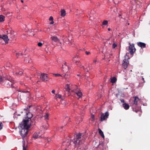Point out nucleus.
Instances as JSON below:
<instances>
[{"mask_svg": "<svg viewBox=\"0 0 150 150\" xmlns=\"http://www.w3.org/2000/svg\"><path fill=\"white\" fill-rule=\"evenodd\" d=\"M139 0H131V3L132 4H137L138 2H139Z\"/></svg>", "mask_w": 150, "mask_h": 150, "instance_id": "obj_21", "label": "nucleus"}, {"mask_svg": "<svg viewBox=\"0 0 150 150\" xmlns=\"http://www.w3.org/2000/svg\"><path fill=\"white\" fill-rule=\"evenodd\" d=\"M40 79L43 81L45 82L48 81L47 75L45 74H42L40 76Z\"/></svg>", "mask_w": 150, "mask_h": 150, "instance_id": "obj_11", "label": "nucleus"}, {"mask_svg": "<svg viewBox=\"0 0 150 150\" xmlns=\"http://www.w3.org/2000/svg\"><path fill=\"white\" fill-rule=\"evenodd\" d=\"M68 117L67 116H66L65 117V118L66 119V118H68Z\"/></svg>", "mask_w": 150, "mask_h": 150, "instance_id": "obj_53", "label": "nucleus"}, {"mask_svg": "<svg viewBox=\"0 0 150 150\" xmlns=\"http://www.w3.org/2000/svg\"><path fill=\"white\" fill-rule=\"evenodd\" d=\"M55 90H53L52 91V93H54V94H55Z\"/></svg>", "mask_w": 150, "mask_h": 150, "instance_id": "obj_44", "label": "nucleus"}, {"mask_svg": "<svg viewBox=\"0 0 150 150\" xmlns=\"http://www.w3.org/2000/svg\"><path fill=\"white\" fill-rule=\"evenodd\" d=\"M6 32L8 34H9V33H11V30H10L9 31L8 30H7L6 31Z\"/></svg>", "mask_w": 150, "mask_h": 150, "instance_id": "obj_46", "label": "nucleus"}, {"mask_svg": "<svg viewBox=\"0 0 150 150\" xmlns=\"http://www.w3.org/2000/svg\"><path fill=\"white\" fill-rule=\"evenodd\" d=\"M32 124V123H28V120H23L19 124V127L21 128V130L20 132V134L23 138L27 136L30 125Z\"/></svg>", "mask_w": 150, "mask_h": 150, "instance_id": "obj_1", "label": "nucleus"}, {"mask_svg": "<svg viewBox=\"0 0 150 150\" xmlns=\"http://www.w3.org/2000/svg\"><path fill=\"white\" fill-rule=\"evenodd\" d=\"M77 65L80 68H83L84 71H86H86L88 72L87 67L86 68H85L84 66H82L81 65V64H80V63L79 64H78V65Z\"/></svg>", "mask_w": 150, "mask_h": 150, "instance_id": "obj_16", "label": "nucleus"}, {"mask_svg": "<svg viewBox=\"0 0 150 150\" xmlns=\"http://www.w3.org/2000/svg\"><path fill=\"white\" fill-rule=\"evenodd\" d=\"M52 21L50 23V24L51 25L53 24L54 23V21Z\"/></svg>", "mask_w": 150, "mask_h": 150, "instance_id": "obj_45", "label": "nucleus"}, {"mask_svg": "<svg viewBox=\"0 0 150 150\" xmlns=\"http://www.w3.org/2000/svg\"><path fill=\"white\" fill-rule=\"evenodd\" d=\"M129 62L128 59H125L123 61V62L122 63V66L123 68L125 69H126L129 64Z\"/></svg>", "mask_w": 150, "mask_h": 150, "instance_id": "obj_10", "label": "nucleus"}, {"mask_svg": "<svg viewBox=\"0 0 150 150\" xmlns=\"http://www.w3.org/2000/svg\"><path fill=\"white\" fill-rule=\"evenodd\" d=\"M48 124H47L45 125H43L42 127L43 128L47 129L48 127Z\"/></svg>", "mask_w": 150, "mask_h": 150, "instance_id": "obj_33", "label": "nucleus"}, {"mask_svg": "<svg viewBox=\"0 0 150 150\" xmlns=\"http://www.w3.org/2000/svg\"><path fill=\"white\" fill-rule=\"evenodd\" d=\"M72 60L74 62H75L76 65H78V64L80 63L79 60V56L78 55H75L73 57Z\"/></svg>", "mask_w": 150, "mask_h": 150, "instance_id": "obj_12", "label": "nucleus"}, {"mask_svg": "<svg viewBox=\"0 0 150 150\" xmlns=\"http://www.w3.org/2000/svg\"><path fill=\"white\" fill-rule=\"evenodd\" d=\"M33 137L35 139H37L38 138H40V136H39L37 133H34L33 135Z\"/></svg>", "mask_w": 150, "mask_h": 150, "instance_id": "obj_25", "label": "nucleus"}, {"mask_svg": "<svg viewBox=\"0 0 150 150\" xmlns=\"http://www.w3.org/2000/svg\"><path fill=\"white\" fill-rule=\"evenodd\" d=\"M16 55L17 56V57L18 58L20 56H22L23 55V54L22 53H16Z\"/></svg>", "mask_w": 150, "mask_h": 150, "instance_id": "obj_29", "label": "nucleus"}, {"mask_svg": "<svg viewBox=\"0 0 150 150\" xmlns=\"http://www.w3.org/2000/svg\"><path fill=\"white\" fill-rule=\"evenodd\" d=\"M77 75L78 76H79V74H77Z\"/></svg>", "mask_w": 150, "mask_h": 150, "instance_id": "obj_60", "label": "nucleus"}, {"mask_svg": "<svg viewBox=\"0 0 150 150\" xmlns=\"http://www.w3.org/2000/svg\"><path fill=\"white\" fill-rule=\"evenodd\" d=\"M96 61H96V60H94V61H93V62H94V63H96Z\"/></svg>", "mask_w": 150, "mask_h": 150, "instance_id": "obj_48", "label": "nucleus"}, {"mask_svg": "<svg viewBox=\"0 0 150 150\" xmlns=\"http://www.w3.org/2000/svg\"><path fill=\"white\" fill-rule=\"evenodd\" d=\"M108 23V21L106 20H104L102 22V25H106Z\"/></svg>", "mask_w": 150, "mask_h": 150, "instance_id": "obj_32", "label": "nucleus"}, {"mask_svg": "<svg viewBox=\"0 0 150 150\" xmlns=\"http://www.w3.org/2000/svg\"><path fill=\"white\" fill-rule=\"evenodd\" d=\"M61 16L62 17L64 16L66 14L65 11L64 9H62L61 10Z\"/></svg>", "mask_w": 150, "mask_h": 150, "instance_id": "obj_27", "label": "nucleus"}, {"mask_svg": "<svg viewBox=\"0 0 150 150\" xmlns=\"http://www.w3.org/2000/svg\"><path fill=\"white\" fill-rule=\"evenodd\" d=\"M23 71H20L18 72H16V74H18L19 75H21L23 73Z\"/></svg>", "mask_w": 150, "mask_h": 150, "instance_id": "obj_30", "label": "nucleus"}, {"mask_svg": "<svg viewBox=\"0 0 150 150\" xmlns=\"http://www.w3.org/2000/svg\"><path fill=\"white\" fill-rule=\"evenodd\" d=\"M120 100L121 102H122V103H125V100L124 99H120Z\"/></svg>", "mask_w": 150, "mask_h": 150, "instance_id": "obj_41", "label": "nucleus"}, {"mask_svg": "<svg viewBox=\"0 0 150 150\" xmlns=\"http://www.w3.org/2000/svg\"><path fill=\"white\" fill-rule=\"evenodd\" d=\"M11 78L10 77V79H6L5 80H6V86H7V87H8V86H12V83L11 81Z\"/></svg>", "mask_w": 150, "mask_h": 150, "instance_id": "obj_14", "label": "nucleus"}, {"mask_svg": "<svg viewBox=\"0 0 150 150\" xmlns=\"http://www.w3.org/2000/svg\"><path fill=\"white\" fill-rule=\"evenodd\" d=\"M66 75V74H65L64 75V78H66V77H65V76Z\"/></svg>", "mask_w": 150, "mask_h": 150, "instance_id": "obj_52", "label": "nucleus"}, {"mask_svg": "<svg viewBox=\"0 0 150 150\" xmlns=\"http://www.w3.org/2000/svg\"><path fill=\"white\" fill-rule=\"evenodd\" d=\"M2 7H1V9H0V10H2Z\"/></svg>", "mask_w": 150, "mask_h": 150, "instance_id": "obj_57", "label": "nucleus"}, {"mask_svg": "<svg viewBox=\"0 0 150 150\" xmlns=\"http://www.w3.org/2000/svg\"><path fill=\"white\" fill-rule=\"evenodd\" d=\"M24 61L27 63H31L32 62L30 58L29 57L25 58Z\"/></svg>", "mask_w": 150, "mask_h": 150, "instance_id": "obj_23", "label": "nucleus"}, {"mask_svg": "<svg viewBox=\"0 0 150 150\" xmlns=\"http://www.w3.org/2000/svg\"><path fill=\"white\" fill-rule=\"evenodd\" d=\"M116 81V78L115 77H114L111 79L110 82L112 83H115Z\"/></svg>", "mask_w": 150, "mask_h": 150, "instance_id": "obj_28", "label": "nucleus"}, {"mask_svg": "<svg viewBox=\"0 0 150 150\" xmlns=\"http://www.w3.org/2000/svg\"><path fill=\"white\" fill-rule=\"evenodd\" d=\"M119 16H121V15L120 14Z\"/></svg>", "mask_w": 150, "mask_h": 150, "instance_id": "obj_58", "label": "nucleus"}, {"mask_svg": "<svg viewBox=\"0 0 150 150\" xmlns=\"http://www.w3.org/2000/svg\"><path fill=\"white\" fill-rule=\"evenodd\" d=\"M110 2H114L115 4H118L120 1V0H108Z\"/></svg>", "mask_w": 150, "mask_h": 150, "instance_id": "obj_22", "label": "nucleus"}, {"mask_svg": "<svg viewBox=\"0 0 150 150\" xmlns=\"http://www.w3.org/2000/svg\"><path fill=\"white\" fill-rule=\"evenodd\" d=\"M109 116V113L108 112H106L105 114H102L101 115V117L100 118V121H103L105 120L106 118L108 117Z\"/></svg>", "mask_w": 150, "mask_h": 150, "instance_id": "obj_9", "label": "nucleus"}, {"mask_svg": "<svg viewBox=\"0 0 150 150\" xmlns=\"http://www.w3.org/2000/svg\"><path fill=\"white\" fill-rule=\"evenodd\" d=\"M133 99L132 100V102L131 101H130V105L132 106L133 111L137 113L139 110L135 109L134 107H135V105H138V102L139 99L138 97L137 96L133 97Z\"/></svg>", "mask_w": 150, "mask_h": 150, "instance_id": "obj_3", "label": "nucleus"}, {"mask_svg": "<svg viewBox=\"0 0 150 150\" xmlns=\"http://www.w3.org/2000/svg\"><path fill=\"white\" fill-rule=\"evenodd\" d=\"M27 117L28 118V119L26 120H28L29 122V120H30L31 118L33 117V115L30 112H29L28 113H27Z\"/></svg>", "mask_w": 150, "mask_h": 150, "instance_id": "obj_17", "label": "nucleus"}, {"mask_svg": "<svg viewBox=\"0 0 150 150\" xmlns=\"http://www.w3.org/2000/svg\"><path fill=\"white\" fill-rule=\"evenodd\" d=\"M70 90V89L69 88V86L68 85V84H67L65 86L64 91H66L67 92V93H68L69 92V91Z\"/></svg>", "mask_w": 150, "mask_h": 150, "instance_id": "obj_19", "label": "nucleus"}, {"mask_svg": "<svg viewBox=\"0 0 150 150\" xmlns=\"http://www.w3.org/2000/svg\"><path fill=\"white\" fill-rule=\"evenodd\" d=\"M30 106H29V108H30Z\"/></svg>", "mask_w": 150, "mask_h": 150, "instance_id": "obj_61", "label": "nucleus"}, {"mask_svg": "<svg viewBox=\"0 0 150 150\" xmlns=\"http://www.w3.org/2000/svg\"><path fill=\"white\" fill-rule=\"evenodd\" d=\"M38 45L39 47H41L42 45V44L41 42H39L38 44Z\"/></svg>", "mask_w": 150, "mask_h": 150, "instance_id": "obj_38", "label": "nucleus"}, {"mask_svg": "<svg viewBox=\"0 0 150 150\" xmlns=\"http://www.w3.org/2000/svg\"><path fill=\"white\" fill-rule=\"evenodd\" d=\"M50 39L55 42L59 41V40L57 36H52L50 38Z\"/></svg>", "mask_w": 150, "mask_h": 150, "instance_id": "obj_15", "label": "nucleus"}, {"mask_svg": "<svg viewBox=\"0 0 150 150\" xmlns=\"http://www.w3.org/2000/svg\"><path fill=\"white\" fill-rule=\"evenodd\" d=\"M66 64H67L66 62H65L64 63L65 67H66V66H67L66 65Z\"/></svg>", "mask_w": 150, "mask_h": 150, "instance_id": "obj_49", "label": "nucleus"}, {"mask_svg": "<svg viewBox=\"0 0 150 150\" xmlns=\"http://www.w3.org/2000/svg\"><path fill=\"white\" fill-rule=\"evenodd\" d=\"M3 125L1 122H0V130L2 129L3 128Z\"/></svg>", "mask_w": 150, "mask_h": 150, "instance_id": "obj_35", "label": "nucleus"}, {"mask_svg": "<svg viewBox=\"0 0 150 150\" xmlns=\"http://www.w3.org/2000/svg\"><path fill=\"white\" fill-rule=\"evenodd\" d=\"M62 68L63 69H64V67H62Z\"/></svg>", "mask_w": 150, "mask_h": 150, "instance_id": "obj_59", "label": "nucleus"}, {"mask_svg": "<svg viewBox=\"0 0 150 150\" xmlns=\"http://www.w3.org/2000/svg\"><path fill=\"white\" fill-rule=\"evenodd\" d=\"M122 106L126 110L128 109L129 108V105L125 103L122 104Z\"/></svg>", "mask_w": 150, "mask_h": 150, "instance_id": "obj_18", "label": "nucleus"}, {"mask_svg": "<svg viewBox=\"0 0 150 150\" xmlns=\"http://www.w3.org/2000/svg\"><path fill=\"white\" fill-rule=\"evenodd\" d=\"M84 50V49H81V50H82V51H83V50ZM80 50H81V49H80Z\"/></svg>", "mask_w": 150, "mask_h": 150, "instance_id": "obj_55", "label": "nucleus"}, {"mask_svg": "<svg viewBox=\"0 0 150 150\" xmlns=\"http://www.w3.org/2000/svg\"><path fill=\"white\" fill-rule=\"evenodd\" d=\"M75 88H76L75 89L72 91L76 93L77 96V98L79 99L81 97L82 94L81 90L78 88L77 86H76L75 85Z\"/></svg>", "mask_w": 150, "mask_h": 150, "instance_id": "obj_6", "label": "nucleus"}, {"mask_svg": "<svg viewBox=\"0 0 150 150\" xmlns=\"http://www.w3.org/2000/svg\"><path fill=\"white\" fill-rule=\"evenodd\" d=\"M71 142L70 140H67L64 142L62 144L63 148H64L65 150H67V149L70 148L71 147Z\"/></svg>", "mask_w": 150, "mask_h": 150, "instance_id": "obj_4", "label": "nucleus"}, {"mask_svg": "<svg viewBox=\"0 0 150 150\" xmlns=\"http://www.w3.org/2000/svg\"><path fill=\"white\" fill-rule=\"evenodd\" d=\"M0 40L4 41L6 43H7L9 39L8 38V36L7 35H4L2 36L0 35Z\"/></svg>", "mask_w": 150, "mask_h": 150, "instance_id": "obj_7", "label": "nucleus"}, {"mask_svg": "<svg viewBox=\"0 0 150 150\" xmlns=\"http://www.w3.org/2000/svg\"><path fill=\"white\" fill-rule=\"evenodd\" d=\"M117 46V44L115 43H114L112 45V47L114 49Z\"/></svg>", "mask_w": 150, "mask_h": 150, "instance_id": "obj_34", "label": "nucleus"}, {"mask_svg": "<svg viewBox=\"0 0 150 150\" xmlns=\"http://www.w3.org/2000/svg\"><path fill=\"white\" fill-rule=\"evenodd\" d=\"M129 46L127 50L131 55H133L136 50V49L134 47V44H130L129 42Z\"/></svg>", "mask_w": 150, "mask_h": 150, "instance_id": "obj_5", "label": "nucleus"}, {"mask_svg": "<svg viewBox=\"0 0 150 150\" xmlns=\"http://www.w3.org/2000/svg\"><path fill=\"white\" fill-rule=\"evenodd\" d=\"M84 142L83 135L81 133H79L76 134L72 140V146L76 147H79Z\"/></svg>", "mask_w": 150, "mask_h": 150, "instance_id": "obj_2", "label": "nucleus"}, {"mask_svg": "<svg viewBox=\"0 0 150 150\" xmlns=\"http://www.w3.org/2000/svg\"><path fill=\"white\" fill-rule=\"evenodd\" d=\"M49 20H50V21H53V17L52 16H50V17Z\"/></svg>", "mask_w": 150, "mask_h": 150, "instance_id": "obj_39", "label": "nucleus"}, {"mask_svg": "<svg viewBox=\"0 0 150 150\" xmlns=\"http://www.w3.org/2000/svg\"><path fill=\"white\" fill-rule=\"evenodd\" d=\"M108 31H110L111 30V29L110 28H108Z\"/></svg>", "mask_w": 150, "mask_h": 150, "instance_id": "obj_50", "label": "nucleus"}, {"mask_svg": "<svg viewBox=\"0 0 150 150\" xmlns=\"http://www.w3.org/2000/svg\"><path fill=\"white\" fill-rule=\"evenodd\" d=\"M68 70V67L66 66V67H64V69H63V71L67 72Z\"/></svg>", "mask_w": 150, "mask_h": 150, "instance_id": "obj_31", "label": "nucleus"}, {"mask_svg": "<svg viewBox=\"0 0 150 150\" xmlns=\"http://www.w3.org/2000/svg\"><path fill=\"white\" fill-rule=\"evenodd\" d=\"M56 97L57 98H61V96L60 95H58L57 94L56 95Z\"/></svg>", "mask_w": 150, "mask_h": 150, "instance_id": "obj_36", "label": "nucleus"}, {"mask_svg": "<svg viewBox=\"0 0 150 150\" xmlns=\"http://www.w3.org/2000/svg\"><path fill=\"white\" fill-rule=\"evenodd\" d=\"M47 141L49 142H50L51 140V139L50 138H49V139H47Z\"/></svg>", "mask_w": 150, "mask_h": 150, "instance_id": "obj_43", "label": "nucleus"}, {"mask_svg": "<svg viewBox=\"0 0 150 150\" xmlns=\"http://www.w3.org/2000/svg\"><path fill=\"white\" fill-rule=\"evenodd\" d=\"M98 130L99 134L103 138H104L105 136L102 131L100 128L98 129Z\"/></svg>", "mask_w": 150, "mask_h": 150, "instance_id": "obj_20", "label": "nucleus"}, {"mask_svg": "<svg viewBox=\"0 0 150 150\" xmlns=\"http://www.w3.org/2000/svg\"><path fill=\"white\" fill-rule=\"evenodd\" d=\"M22 92H23V91H22ZM23 92L27 93V92H28V91H24V92Z\"/></svg>", "mask_w": 150, "mask_h": 150, "instance_id": "obj_51", "label": "nucleus"}, {"mask_svg": "<svg viewBox=\"0 0 150 150\" xmlns=\"http://www.w3.org/2000/svg\"><path fill=\"white\" fill-rule=\"evenodd\" d=\"M10 76L7 75H4L2 76H0V83L3 81H5V80L10 79Z\"/></svg>", "mask_w": 150, "mask_h": 150, "instance_id": "obj_8", "label": "nucleus"}, {"mask_svg": "<svg viewBox=\"0 0 150 150\" xmlns=\"http://www.w3.org/2000/svg\"><path fill=\"white\" fill-rule=\"evenodd\" d=\"M85 53H86V54L87 55H88L90 54V52H88L87 51L85 52Z\"/></svg>", "mask_w": 150, "mask_h": 150, "instance_id": "obj_40", "label": "nucleus"}, {"mask_svg": "<svg viewBox=\"0 0 150 150\" xmlns=\"http://www.w3.org/2000/svg\"><path fill=\"white\" fill-rule=\"evenodd\" d=\"M54 75L55 76H62L61 75L59 74H54Z\"/></svg>", "mask_w": 150, "mask_h": 150, "instance_id": "obj_37", "label": "nucleus"}, {"mask_svg": "<svg viewBox=\"0 0 150 150\" xmlns=\"http://www.w3.org/2000/svg\"><path fill=\"white\" fill-rule=\"evenodd\" d=\"M121 150H122V149H121Z\"/></svg>", "mask_w": 150, "mask_h": 150, "instance_id": "obj_62", "label": "nucleus"}, {"mask_svg": "<svg viewBox=\"0 0 150 150\" xmlns=\"http://www.w3.org/2000/svg\"><path fill=\"white\" fill-rule=\"evenodd\" d=\"M21 1L22 3H23V0H21Z\"/></svg>", "mask_w": 150, "mask_h": 150, "instance_id": "obj_54", "label": "nucleus"}, {"mask_svg": "<svg viewBox=\"0 0 150 150\" xmlns=\"http://www.w3.org/2000/svg\"><path fill=\"white\" fill-rule=\"evenodd\" d=\"M5 17L2 15H0V22H2L4 21Z\"/></svg>", "mask_w": 150, "mask_h": 150, "instance_id": "obj_24", "label": "nucleus"}, {"mask_svg": "<svg viewBox=\"0 0 150 150\" xmlns=\"http://www.w3.org/2000/svg\"><path fill=\"white\" fill-rule=\"evenodd\" d=\"M23 150H26V148L25 147V145L24 144L23 146Z\"/></svg>", "mask_w": 150, "mask_h": 150, "instance_id": "obj_42", "label": "nucleus"}, {"mask_svg": "<svg viewBox=\"0 0 150 150\" xmlns=\"http://www.w3.org/2000/svg\"><path fill=\"white\" fill-rule=\"evenodd\" d=\"M43 117L46 121L49 120V114L48 113H46L45 115L43 116Z\"/></svg>", "mask_w": 150, "mask_h": 150, "instance_id": "obj_26", "label": "nucleus"}, {"mask_svg": "<svg viewBox=\"0 0 150 150\" xmlns=\"http://www.w3.org/2000/svg\"><path fill=\"white\" fill-rule=\"evenodd\" d=\"M138 46L142 48H144L146 47V44L145 43L141 42H138L137 43Z\"/></svg>", "mask_w": 150, "mask_h": 150, "instance_id": "obj_13", "label": "nucleus"}, {"mask_svg": "<svg viewBox=\"0 0 150 150\" xmlns=\"http://www.w3.org/2000/svg\"><path fill=\"white\" fill-rule=\"evenodd\" d=\"M29 109V108H25L24 109V110H28Z\"/></svg>", "mask_w": 150, "mask_h": 150, "instance_id": "obj_47", "label": "nucleus"}, {"mask_svg": "<svg viewBox=\"0 0 150 150\" xmlns=\"http://www.w3.org/2000/svg\"><path fill=\"white\" fill-rule=\"evenodd\" d=\"M63 126H62V127H61V128H62H62H63Z\"/></svg>", "mask_w": 150, "mask_h": 150, "instance_id": "obj_56", "label": "nucleus"}]
</instances>
